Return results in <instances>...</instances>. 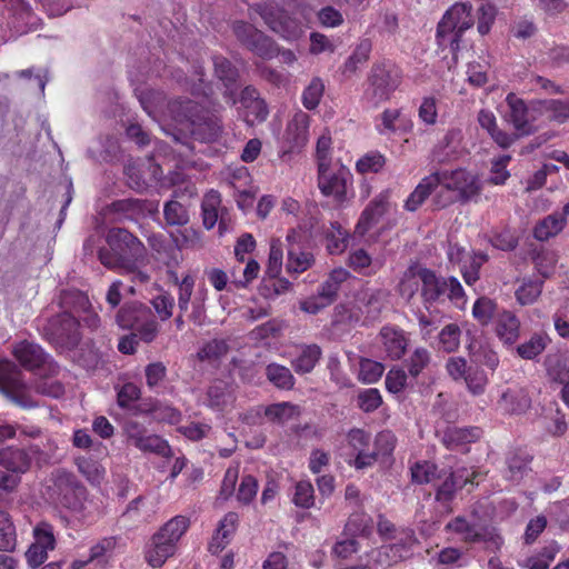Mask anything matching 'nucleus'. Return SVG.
Masks as SVG:
<instances>
[{
    "mask_svg": "<svg viewBox=\"0 0 569 569\" xmlns=\"http://www.w3.org/2000/svg\"><path fill=\"white\" fill-rule=\"evenodd\" d=\"M110 249H101L99 259L109 269L129 274L134 283H146L150 276L139 268L144 256V246L124 229H111L107 236Z\"/></svg>",
    "mask_w": 569,
    "mask_h": 569,
    "instance_id": "nucleus-1",
    "label": "nucleus"
},
{
    "mask_svg": "<svg viewBox=\"0 0 569 569\" xmlns=\"http://www.w3.org/2000/svg\"><path fill=\"white\" fill-rule=\"evenodd\" d=\"M435 176L439 180L440 190L435 196L439 207L457 201L466 202L477 197L482 188L480 178L465 168L436 171Z\"/></svg>",
    "mask_w": 569,
    "mask_h": 569,
    "instance_id": "nucleus-2",
    "label": "nucleus"
},
{
    "mask_svg": "<svg viewBox=\"0 0 569 569\" xmlns=\"http://www.w3.org/2000/svg\"><path fill=\"white\" fill-rule=\"evenodd\" d=\"M126 174L129 186L137 191L147 189L151 183L160 182L161 187H177L173 192L176 198L183 197L184 193L193 197L197 193L194 186L190 181L186 182L183 174L178 171L171 172L161 181L162 170L150 159L141 163H128Z\"/></svg>",
    "mask_w": 569,
    "mask_h": 569,
    "instance_id": "nucleus-3",
    "label": "nucleus"
},
{
    "mask_svg": "<svg viewBox=\"0 0 569 569\" xmlns=\"http://www.w3.org/2000/svg\"><path fill=\"white\" fill-rule=\"evenodd\" d=\"M473 26L472 7L466 2L451 6L437 28L439 46L450 48L452 52L459 49L462 33Z\"/></svg>",
    "mask_w": 569,
    "mask_h": 569,
    "instance_id": "nucleus-4",
    "label": "nucleus"
},
{
    "mask_svg": "<svg viewBox=\"0 0 569 569\" xmlns=\"http://www.w3.org/2000/svg\"><path fill=\"white\" fill-rule=\"evenodd\" d=\"M196 104L192 101H172L168 104V116L178 124L184 126L190 133L202 141L216 140L221 126L217 119H200L196 116Z\"/></svg>",
    "mask_w": 569,
    "mask_h": 569,
    "instance_id": "nucleus-5",
    "label": "nucleus"
},
{
    "mask_svg": "<svg viewBox=\"0 0 569 569\" xmlns=\"http://www.w3.org/2000/svg\"><path fill=\"white\" fill-rule=\"evenodd\" d=\"M57 450L51 439L42 447L38 443L29 446L26 450L8 447L0 450V466L16 473L26 472L33 463L42 466L49 463Z\"/></svg>",
    "mask_w": 569,
    "mask_h": 569,
    "instance_id": "nucleus-6",
    "label": "nucleus"
},
{
    "mask_svg": "<svg viewBox=\"0 0 569 569\" xmlns=\"http://www.w3.org/2000/svg\"><path fill=\"white\" fill-rule=\"evenodd\" d=\"M385 293L378 289L365 288L357 292L353 308L348 305H339L335 308V322H358L361 316L367 320H373L383 307Z\"/></svg>",
    "mask_w": 569,
    "mask_h": 569,
    "instance_id": "nucleus-7",
    "label": "nucleus"
},
{
    "mask_svg": "<svg viewBox=\"0 0 569 569\" xmlns=\"http://www.w3.org/2000/svg\"><path fill=\"white\" fill-rule=\"evenodd\" d=\"M351 183V173L345 166L319 163L318 188L325 197L342 204L348 200V187Z\"/></svg>",
    "mask_w": 569,
    "mask_h": 569,
    "instance_id": "nucleus-8",
    "label": "nucleus"
},
{
    "mask_svg": "<svg viewBox=\"0 0 569 569\" xmlns=\"http://www.w3.org/2000/svg\"><path fill=\"white\" fill-rule=\"evenodd\" d=\"M400 81L401 73L397 67L390 63L377 64L371 70L369 87L365 97L369 102L377 106L390 98L399 87Z\"/></svg>",
    "mask_w": 569,
    "mask_h": 569,
    "instance_id": "nucleus-9",
    "label": "nucleus"
},
{
    "mask_svg": "<svg viewBox=\"0 0 569 569\" xmlns=\"http://www.w3.org/2000/svg\"><path fill=\"white\" fill-rule=\"evenodd\" d=\"M79 321L76 316L64 311L52 318L44 328V335L61 349H71L80 340Z\"/></svg>",
    "mask_w": 569,
    "mask_h": 569,
    "instance_id": "nucleus-10",
    "label": "nucleus"
},
{
    "mask_svg": "<svg viewBox=\"0 0 569 569\" xmlns=\"http://www.w3.org/2000/svg\"><path fill=\"white\" fill-rule=\"evenodd\" d=\"M311 118L302 110H297L288 120L281 136L282 156L301 150L309 140V128Z\"/></svg>",
    "mask_w": 569,
    "mask_h": 569,
    "instance_id": "nucleus-11",
    "label": "nucleus"
},
{
    "mask_svg": "<svg viewBox=\"0 0 569 569\" xmlns=\"http://www.w3.org/2000/svg\"><path fill=\"white\" fill-rule=\"evenodd\" d=\"M264 22L272 31L288 41L299 39L303 33V24L284 11L273 6H266L260 12Z\"/></svg>",
    "mask_w": 569,
    "mask_h": 569,
    "instance_id": "nucleus-12",
    "label": "nucleus"
},
{
    "mask_svg": "<svg viewBox=\"0 0 569 569\" xmlns=\"http://www.w3.org/2000/svg\"><path fill=\"white\" fill-rule=\"evenodd\" d=\"M236 37L251 51L262 58H271L277 52L273 41L253 26L239 21L233 24Z\"/></svg>",
    "mask_w": 569,
    "mask_h": 569,
    "instance_id": "nucleus-13",
    "label": "nucleus"
},
{
    "mask_svg": "<svg viewBox=\"0 0 569 569\" xmlns=\"http://www.w3.org/2000/svg\"><path fill=\"white\" fill-rule=\"evenodd\" d=\"M128 440L139 450L168 456L170 447L168 442L157 435L148 433L143 426L137 421H128L124 426Z\"/></svg>",
    "mask_w": 569,
    "mask_h": 569,
    "instance_id": "nucleus-14",
    "label": "nucleus"
},
{
    "mask_svg": "<svg viewBox=\"0 0 569 569\" xmlns=\"http://www.w3.org/2000/svg\"><path fill=\"white\" fill-rule=\"evenodd\" d=\"M390 190H383L369 202L356 224V236L363 237L380 222L381 218L390 210Z\"/></svg>",
    "mask_w": 569,
    "mask_h": 569,
    "instance_id": "nucleus-15",
    "label": "nucleus"
},
{
    "mask_svg": "<svg viewBox=\"0 0 569 569\" xmlns=\"http://www.w3.org/2000/svg\"><path fill=\"white\" fill-rule=\"evenodd\" d=\"M416 538L412 531L403 532L400 542L382 546L370 553V558L377 567H387L410 557Z\"/></svg>",
    "mask_w": 569,
    "mask_h": 569,
    "instance_id": "nucleus-16",
    "label": "nucleus"
},
{
    "mask_svg": "<svg viewBox=\"0 0 569 569\" xmlns=\"http://www.w3.org/2000/svg\"><path fill=\"white\" fill-rule=\"evenodd\" d=\"M375 127L379 134L391 137L411 131L413 122L401 109L388 108L377 118Z\"/></svg>",
    "mask_w": 569,
    "mask_h": 569,
    "instance_id": "nucleus-17",
    "label": "nucleus"
},
{
    "mask_svg": "<svg viewBox=\"0 0 569 569\" xmlns=\"http://www.w3.org/2000/svg\"><path fill=\"white\" fill-rule=\"evenodd\" d=\"M446 530L456 533L460 540L473 542L483 536V525L480 518L472 513L470 519L458 516L446 525Z\"/></svg>",
    "mask_w": 569,
    "mask_h": 569,
    "instance_id": "nucleus-18",
    "label": "nucleus"
},
{
    "mask_svg": "<svg viewBox=\"0 0 569 569\" xmlns=\"http://www.w3.org/2000/svg\"><path fill=\"white\" fill-rule=\"evenodd\" d=\"M13 355L23 367L30 370L39 369L43 366L51 369L49 356L36 343L20 342L14 347Z\"/></svg>",
    "mask_w": 569,
    "mask_h": 569,
    "instance_id": "nucleus-19",
    "label": "nucleus"
},
{
    "mask_svg": "<svg viewBox=\"0 0 569 569\" xmlns=\"http://www.w3.org/2000/svg\"><path fill=\"white\" fill-rule=\"evenodd\" d=\"M508 111L505 118L510 122L520 134H528L531 132V123L529 120V110L525 101L518 98L515 93H509L506 98Z\"/></svg>",
    "mask_w": 569,
    "mask_h": 569,
    "instance_id": "nucleus-20",
    "label": "nucleus"
},
{
    "mask_svg": "<svg viewBox=\"0 0 569 569\" xmlns=\"http://www.w3.org/2000/svg\"><path fill=\"white\" fill-rule=\"evenodd\" d=\"M239 516L236 512H228L218 523V527L209 542V551L218 553L230 542L236 532Z\"/></svg>",
    "mask_w": 569,
    "mask_h": 569,
    "instance_id": "nucleus-21",
    "label": "nucleus"
},
{
    "mask_svg": "<svg viewBox=\"0 0 569 569\" xmlns=\"http://www.w3.org/2000/svg\"><path fill=\"white\" fill-rule=\"evenodd\" d=\"M380 340L385 351L391 359H400L408 347V339L403 330L386 326L380 331Z\"/></svg>",
    "mask_w": 569,
    "mask_h": 569,
    "instance_id": "nucleus-22",
    "label": "nucleus"
},
{
    "mask_svg": "<svg viewBox=\"0 0 569 569\" xmlns=\"http://www.w3.org/2000/svg\"><path fill=\"white\" fill-rule=\"evenodd\" d=\"M234 392L227 382L214 381L207 391L204 405L217 411H224L234 402Z\"/></svg>",
    "mask_w": 569,
    "mask_h": 569,
    "instance_id": "nucleus-23",
    "label": "nucleus"
},
{
    "mask_svg": "<svg viewBox=\"0 0 569 569\" xmlns=\"http://www.w3.org/2000/svg\"><path fill=\"white\" fill-rule=\"evenodd\" d=\"M462 139L463 133L461 129H449L433 149L436 159L440 162H445L456 158L461 149Z\"/></svg>",
    "mask_w": 569,
    "mask_h": 569,
    "instance_id": "nucleus-24",
    "label": "nucleus"
},
{
    "mask_svg": "<svg viewBox=\"0 0 569 569\" xmlns=\"http://www.w3.org/2000/svg\"><path fill=\"white\" fill-rule=\"evenodd\" d=\"M481 437V430L477 427H448L442 433V443L448 449H457L461 446L475 442Z\"/></svg>",
    "mask_w": 569,
    "mask_h": 569,
    "instance_id": "nucleus-25",
    "label": "nucleus"
},
{
    "mask_svg": "<svg viewBox=\"0 0 569 569\" xmlns=\"http://www.w3.org/2000/svg\"><path fill=\"white\" fill-rule=\"evenodd\" d=\"M495 331L506 345H513L520 335V321L510 311L500 312L495 320Z\"/></svg>",
    "mask_w": 569,
    "mask_h": 569,
    "instance_id": "nucleus-26",
    "label": "nucleus"
},
{
    "mask_svg": "<svg viewBox=\"0 0 569 569\" xmlns=\"http://www.w3.org/2000/svg\"><path fill=\"white\" fill-rule=\"evenodd\" d=\"M176 551L177 547L164 539L158 538L154 533L146 548L144 558L151 567L159 568L168 558L172 557Z\"/></svg>",
    "mask_w": 569,
    "mask_h": 569,
    "instance_id": "nucleus-27",
    "label": "nucleus"
},
{
    "mask_svg": "<svg viewBox=\"0 0 569 569\" xmlns=\"http://www.w3.org/2000/svg\"><path fill=\"white\" fill-rule=\"evenodd\" d=\"M348 264L358 273L371 276L382 268L383 260L380 258H372L365 249H356L349 253Z\"/></svg>",
    "mask_w": 569,
    "mask_h": 569,
    "instance_id": "nucleus-28",
    "label": "nucleus"
},
{
    "mask_svg": "<svg viewBox=\"0 0 569 569\" xmlns=\"http://www.w3.org/2000/svg\"><path fill=\"white\" fill-rule=\"evenodd\" d=\"M437 188H439V180L433 172L425 177L409 194L405 202V208L408 211H416Z\"/></svg>",
    "mask_w": 569,
    "mask_h": 569,
    "instance_id": "nucleus-29",
    "label": "nucleus"
},
{
    "mask_svg": "<svg viewBox=\"0 0 569 569\" xmlns=\"http://www.w3.org/2000/svg\"><path fill=\"white\" fill-rule=\"evenodd\" d=\"M190 527V519L186 516L179 515L174 516L170 520H168L157 532L156 535L160 539H164L166 541L172 543L174 547L178 546V542L182 538V536L188 531Z\"/></svg>",
    "mask_w": 569,
    "mask_h": 569,
    "instance_id": "nucleus-30",
    "label": "nucleus"
},
{
    "mask_svg": "<svg viewBox=\"0 0 569 569\" xmlns=\"http://www.w3.org/2000/svg\"><path fill=\"white\" fill-rule=\"evenodd\" d=\"M149 317V308L139 302L126 303L117 315V323L122 329L136 328Z\"/></svg>",
    "mask_w": 569,
    "mask_h": 569,
    "instance_id": "nucleus-31",
    "label": "nucleus"
},
{
    "mask_svg": "<svg viewBox=\"0 0 569 569\" xmlns=\"http://www.w3.org/2000/svg\"><path fill=\"white\" fill-rule=\"evenodd\" d=\"M446 293V278H438L433 271L426 268L422 276L421 297L425 305L433 303Z\"/></svg>",
    "mask_w": 569,
    "mask_h": 569,
    "instance_id": "nucleus-32",
    "label": "nucleus"
},
{
    "mask_svg": "<svg viewBox=\"0 0 569 569\" xmlns=\"http://www.w3.org/2000/svg\"><path fill=\"white\" fill-rule=\"evenodd\" d=\"M321 355L322 351L318 345H305L300 348L299 355L292 360V368L299 375L309 373L319 362Z\"/></svg>",
    "mask_w": 569,
    "mask_h": 569,
    "instance_id": "nucleus-33",
    "label": "nucleus"
},
{
    "mask_svg": "<svg viewBox=\"0 0 569 569\" xmlns=\"http://www.w3.org/2000/svg\"><path fill=\"white\" fill-rule=\"evenodd\" d=\"M478 122L498 146L508 148L512 144L513 137L498 129L496 116L490 110H480L478 113Z\"/></svg>",
    "mask_w": 569,
    "mask_h": 569,
    "instance_id": "nucleus-34",
    "label": "nucleus"
},
{
    "mask_svg": "<svg viewBox=\"0 0 569 569\" xmlns=\"http://www.w3.org/2000/svg\"><path fill=\"white\" fill-rule=\"evenodd\" d=\"M426 268L419 264L410 266L402 274L399 282V293L406 300H410L422 286V276Z\"/></svg>",
    "mask_w": 569,
    "mask_h": 569,
    "instance_id": "nucleus-35",
    "label": "nucleus"
},
{
    "mask_svg": "<svg viewBox=\"0 0 569 569\" xmlns=\"http://www.w3.org/2000/svg\"><path fill=\"white\" fill-rule=\"evenodd\" d=\"M24 389L26 385L14 365L9 361L0 362V390L12 395H19Z\"/></svg>",
    "mask_w": 569,
    "mask_h": 569,
    "instance_id": "nucleus-36",
    "label": "nucleus"
},
{
    "mask_svg": "<svg viewBox=\"0 0 569 569\" xmlns=\"http://www.w3.org/2000/svg\"><path fill=\"white\" fill-rule=\"evenodd\" d=\"M239 103L248 110L247 117L252 114L254 120L263 121L268 116V109L263 100L252 87H246L240 94Z\"/></svg>",
    "mask_w": 569,
    "mask_h": 569,
    "instance_id": "nucleus-37",
    "label": "nucleus"
},
{
    "mask_svg": "<svg viewBox=\"0 0 569 569\" xmlns=\"http://www.w3.org/2000/svg\"><path fill=\"white\" fill-rule=\"evenodd\" d=\"M566 226V218L562 213H551L540 220L535 229L533 237L539 241H547L557 236Z\"/></svg>",
    "mask_w": 569,
    "mask_h": 569,
    "instance_id": "nucleus-38",
    "label": "nucleus"
},
{
    "mask_svg": "<svg viewBox=\"0 0 569 569\" xmlns=\"http://www.w3.org/2000/svg\"><path fill=\"white\" fill-rule=\"evenodd\" d=\"M501 410L508 413H521L530 406V400L522 389L506 390L498 402Z\"/></svg>",
    "mask_w": 569,
    "mask_h": 569,
    "instance_id": "nucleus-39",
    "label": "nucleus"
},
{
    "mask_svg": "<svg viewBox=\"0 0 569 569\" xmlns=\"http://www.w3.org/2000/svg\"><path fill=\"white\" fill-rule=\"evenodd\" d=\"M202 222L206 229H212L220 217L221 197L216 190L208 191L202 200Z\"/></svg>",
    "mask_w": 569,
    "mask_h": 569,
    "instance_id": "nucleus-40",
    "label": "nucleus"
},
{
    "mask_svg": "<svg viewBox=\"0 0 569 569\" xmlns=\"http://www.w3.org/2000/svg\"><path fill=\"white\" fill-rule=\"evenodd\" d=\"M79 472L92 485H100L104 478L106 469L90 456L76 458Z\"/></svg>",
    "mask_w": 569,
    "mask_h": 569,
    "instance_id": "nucleus-41",
    "label": "nucleus"
},
{
    "mask_svg": "<svg viewBox=\"0 0 569 569\" xmlns=\"http://www.w3.org/2000/svg\"><path fill=\"white\" fill-rule=\"evenodd\" d=\"M349 277L350 272L347 269L341 267L336 268L329 273L328 278L321 283L318 290L326 299L333 302L341 284L347 281Z\"/></svg>",
    "mask_w": 569,
    "mask_h": 569,
    "instance_id": "nucleus-42",
    "label": "nucleus"
},
{
    "mask_svg": "<svg viewBox=\"0 0 569 569\" xmlns=\"http://www.w3.org/2000/svg\"><path fill=\"white\" fill-rule=\"evenodd\" d=\"M487 260L488 256L483 252L468 254L461 266V273L467 284L471 286L479 279V270Z\"/></svg>",
    "mask_w": 569,
    "mask_h": 569,
    "instance_id": "nucleus-43",
    "label": "nucleus"
},
{
    "mask_svg": "<svg viewBox=\"0 0 569 569\" xmlns=\"http://www.w3.org/2000/svg\"><path fill=\"white\" fill-rule=\"evenodd\" d=\"M16 529L10 516L0 511V551L11 552L16 549Z\"/></svg>",
    "mask_w": 569,
    "mask_h": 569,
    "instance_id": "nucleus-44",
    "label": "nucleus"
},
{
    "mask_svg": "<svg viewBox=\"0 0 569 569\" xmlns=\"http://www.w3.org/2000/svg\"><path fill=\"white\" fill-rule=\"evenodd\" d=\"M549 341L547 335H533L528 341L517 347V352L522 359H535L546 349Z\"/></svg>",
    "mask_w": 569,
    "mask_h": 569,
    "instance_id": "nucleus-45",
    "label": "nucleus"
},
{
    "mask_svg": "<svg viewBox=\"0 0 569 569\" xmlns=\"http://www.w3.org/2000/svg\"><path fill=\"white\" fill-rule=\"evenodd\" d=\"M323 92V81L318 77L313 78L302 91L301 101L303 107L308 110H315L319 106Z\"/></svg>",
    "mask_w": 569,
    "mask_h": 569,
    "instance_id": "nucleus-46",
    "label": "nucleus"
},
{
    "mask_svg": "<svg viewBox=\"0 0 569 569\" xmlns=\"http://www.w3.org/2000/svg\"><path fill=\"white\" fill-rule=\"evenodd\" d=\"M174 284L178 286V307L179 311L186 312L189 308L191 296L194 288V279L190 274H186L181 280L176 273L171 274Z\"/></svg>",
    "mask_w": 569,
    "mask_h": 569,
    "instance_id": "nucleus-47",
    "label": "nucleus"
},
{
    "mask_svg": "<svg viewBox=\"0 0 569 569\" xmlns=\"http://www.w3.org/2000/svg\"><path fill=\"white\" fill-rule=\"evenodd\" d=\"M466 470H459L450 475L448 479L439 487L437 491V499L448 501L452 498L457 489L462 488L467 482L468 478L465 477Z\"/></svg>",
    "mask_w": 569,
    "mask_h": 569,
    "instance_id": "nucleus-48",
    "label": "nucleus"
},
{
    "mask_svg": "<svg viewBox=\"0 0 569 569\" xmlns=\"http://www.w3.org/2000/svg\"><path fill=\"white\" fill-rule=\"evenodd\" d=\"M548 376L557 382H569V367L566 359L557 355H549L546 358Z\"/></svg>",
    "mask_w": 569,
    "mask_h": 569,
    "instance_id": "nucleus-49",
    "label": "nucleus"
},
{
    "mask_svg": "<svg viewBox=\"0 0 569 569\" xmlns=\"http://www.w3.org/2000/svg\"><path fill=\"white\" fill-rule=\"evenodd\" d=\"M349 233L339 223H331V230L327 234V250L331 254H338L346 250Z\"/></svg>",
    "mask_w": 569,
    "mask_h": 569,
    "instance_id": "nucleus-50",
    "label": "nucleus"
},
{
    "mask_svg": "<svg viewBox=\"0 0 569 569\" xmlns=\"http://www.w3.org/2000/svg\"><path fill=\"white\" fill-rule=\"evenodd\" d=\"M267 377L276 387L281 389H291L295 385L291 371L281 365H269L267 367Z\"/></svg>",
    "mask_w": 569,
    "mask_h": 569,
    "instance_id": "nucleus-51",
    "label": "nucleus"
},
{
    "mask_svg": "<svg viewBox=\"0 0 569 569\" xmlns=\"http://www.w3.org/2000/svg\"><path fill=\"white\" fill-rule=\"evenodd\" d=\"M150 303L161 321H167L172 317L174 299L169 292L162 289L159 290V293L150 300Z\"/></svg>",
    "mask_w": 569,
    "mask_h": 569,
    "instance_id": "nucleus-52",
    "label": "nucleus"
},
{
    "mask_svg": "<svg viewBox=\"0 0 569 569\" xmlns=\"http://www.w3.org/2000/svg\"><path fill=\"white\" fill-rule=\"evenodd\" d=\"M291 283L283 278H267L263 279L259 288L260 295L266 299H274L276 297L289 291Z\"/></svg>",
    "mask_w": 569,
    "mask_h": 569,
    "instance_id": "nucleus-53",
    "label": "nucleus"
},
{
    "mask_svg": "<svg viewBox=\"0 0 569 569\" xmlns=\"http://www.w3.org/2000/svg\"><path fill=\"white\" fill-rule=\"evenodd\" d=\"M299 408L289 402H280L269 406L264 413L272 420L283 423L299 415Z\"/></svg>",
    "mask_w": 569,
    "mask_h": 569,
    "instance_id": "nucleus-54",
    "label": "nucleus"
},
{
    "mask_svg": "<svg viewBox=\"0 0 569 569\" xmlns=\"http://www.w3.org/2000/svg\"><path fill=\"white\" fill-rule=\"evenodd\" d=\"M283 261L282 243L279 239H272L270 242V251L266 274L270 278H276L281 273Z\"/></svg>",
    "mask_w": 569,
    "mask_h": 569,
    "instance_id": "nucleus-55",
    "label": "nucleus"
},
{
    "mask_svg": "<svg viewBox=\"0 0 569 569\" xmlns=\"http://www.w3.org/2000/svg\"><path fill=\"white\" fill-rule=\"evenodd\" d=\"M558 552H559L558 545L552 542V543L543 547L535 556L530 557L527 560V567L529 569H548V567L555 560Z\"/></svg>",
    "mask_w": 569,
    "mask_h": 569,
    "instance_id": "nucleus-56",
    "label": "nucleus"
},
{
    "mask_svg": "<svg viewBox=\"0 0 569 569\" xmlns=\"http://www.w3.org/2000/svg\"><path fill=\"white\" fill-rule=\"evenodd\" d=\"M461 330L456 323H449L439 333V347L446 352H455L460 346Z\"/></svg>",
    "mask_w": 569,
    "mask_h": 569,
    "instance_id": "nucleus-57",
    "label": "nucleus"
},
{
    "mask_svg": "<svg viewBox=\"0 0 569 569\" xmlns=\"http://www.w3.org/2000/svg\"><path fill=\"white\" fill-rule=\"evenodd\" d=\"M163 216L169 226H183L189 221L187 209L176 200H170L164 204Z\"/></svg>",
    "mask_w": 569,
    "mask_h": 569,
    "instance_id": "nucleus-58",
    "label": "nucleus"
},
{
    "mask_svg": "<svg viewBox=\"0 0 569 569\" xmlns=\"http://www.w3.org/2000/svg\"><path fill=\"white\" fill-rule=\"evenodd\" d=\"M313 262V256L310 252L297 251L293 247L288 250L287 269L289 272L301 273L306 271Z\"/></svg>",
    "mask_w": 569,
    "mask_h": 569,
    "instance_id": "nucleus-59",
    "label": "nucleus"
},
{
    "mask_svg": "<svg viewBox=\"0 0 569 569\" xmlns=\"http://www.w3.org/2000/svg\"><path fill=\"white\" fill-rule=\"evenodd\" d=\"M359 366L360 368L358 378L363 383L377 382L385 371V367L382 363L370 359H361Z\"/></svg>",
    "mask_w": 569,
    "mask_h": 569,
    "instance_id": "nucleus-60",
    "label": "nucleus"
},
{
    "mask_svg": "<svg viewBox=\"0 0 569 569\" xmlns=\"http://www.w3.org/2000/svg\"><path fill=\"white\" fill-rule=\"evenodd\" d=\"M315 490L310 481H299L296 485L292 501L297 507L309 509L315 505Z\"/></svg>",
    "mask_w": 569,
    "mask_h": 569,
    "instance_id": "nucleus-61",
    "label": "nucleus"
},
{
    "mask_svg": "<svg viewBox=\"0 0 569 569\" xmlns=\"http://www.w3.org/2000/svg\"><path fill=\"white\" fill-rule=\"evenodd\" d=\"M542 289V281L540 280H528L525 281L519 289L516 291V297L519 303L530 305L536 301L540 296Z\"/></svg>",
    "mask_w": 569,
    "mask_h": 569,
    "instance_id": "nucleus-62",
    "label": "nucleus"
},
{
    "mask_svg": "<svg viewBox=\"0 0 569 569\" xmlns=\"http://www.w3.org/2000/svg\"><path fill=\"white\" fill-rule=\"evenodd\" d=\"M213 66L217 77L224 82L227 90H229L238 77L237 70L229 60L222 57H216Z\"/></svg>",
    "mask_w": 569,
    "mask_h": 569,
    "instance_id": "nucleus-63",
    "label": "nucleus"
},
{
    "mask_svg": "<svg viewBox=\"0 0 569 569\" xmlns=\"http://www.w3.org/2000/svg\"><path fill=\"white\" fill-rule=\"evenodd\" d=\"M371 529L372 520L365 513H353L346 525V530L355 536H368L371 532Z\"/></svg>",
    "mask_w": 569,
    "mask_h": 569,
    "instance_id": "nucleus-64",
    "label": "nucleus"
}]
</instances>
